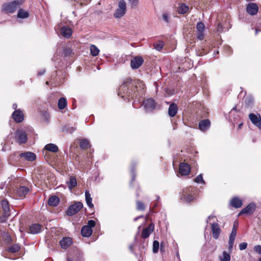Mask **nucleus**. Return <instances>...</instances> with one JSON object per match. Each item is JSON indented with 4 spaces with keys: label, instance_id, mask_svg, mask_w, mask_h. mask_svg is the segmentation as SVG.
<instances>
[{
    "label": "nucleus",
    "instance_id": "f257e3e1",
    "mask_svg": "<svg viewBox=\"0 0 261 261\" xmlns=\"http://www.w3.org/2000/svg\"><path fill=\"white\" fill-rule=\"evenodd\" d=\"M138 86L130 79H126L120 86L118 95L123 98H127L128 100L137 96Z\"/></svg>",
    "mask_w": 261,
    "mask_h": 261
},
{
    "label": "nucleus",
    "instance_id": "f03ea898",
    "mask_svg": "<svg viewBox=\"0 0 261 261\" xmlns=\"http://www.w3.org/2000/svg\"><path fill=\"white\" fill-rule=\"evenodd\" d=\"M196 189L195 188L190 186L184 188L180 193V199L185 203H191L196 199Z\"/></svg>",
    "mask_w": 261,
    "mask_h": 261
},
{
    "label": "nucleus",
    "instance_id": "7ed1b4c3",
    "mask_svg": "<svg viewBox=\"0 0 261 261\" xmlns=\"http://www.w3.org/2000/svg\"><path fill=\"white\" fill-rule=\"evenodd\" d=\"M126 11V3L124 0H120L118 3V8L114 13V16L116 18H120L125 14Z\"/></svg>",
    "mask_w": 261,
    "mask_h": 261
},
{
    "label": "nucleus",
    "instance_id": "20e7f679",
    "mask_svg": "<svg viewBox=\"0 0 261 261\" xmlns=\"http://www.w3.org/2000/svg\"><path fill=\"white\" fill-rule=\"evenodd\" d=\"M83 207V204L81 202H75L68 208L66 214L69 216H72L77 213Z\"/></svg>",
    "mask_w": 261,
    "mask_h": 261
},
{
    "label": "nucleus",
    "instance_id": "39448f33",
    "mask_svg": "<svg viewBox=\"0 0 261 261\" xmlns=\"http://www.w3.org/2000/svg\"><path fill=\"white\" fill-rule=\"evenodd\" d=\"M15 138L20 144L25 143L28 141V135L22 129H17L16 130Z\"/></svg>",
    "mask_w": 261,
    "mask_h": 261
},
{
    "label": "nucleus",
    "instance_id": "423d86ee",
    "mask_svg": "<svg viewBox=\"0 0 261 261\" xmlns=\"http://www.w3.org/2000/svg\"><path fill=\"white\" fill-rule=\"evenodd\" d=\"M1 205L3 210V214L1 219L2 221H4L7 219L10 215V206L8 201L5 199L2 201Z\"/></svg>",
    "mask_w": 261,
    "mask_h": 261
},
{
    "label": "nucleus",
    "instance_id": "0eeeda50",
    "mask_svg": "<svg viewBox=\"0 0 261 261\" xmlns=\"http://www.w3.org/2000/svg\"><path fill=\"white\" fill-rule=\"evenodd\" d=\"M143 105L145 110L147 113L152 112L156 107V103L152 98H148L144 100Z\"/></svg>",
    "mask_w": 261,
    "mask_h": 261
},
{
    "label": "nucleus",
    "instance_id": "6e6552de",
    "mask_svg": "<svg viewBox=\"0 0 261 261\" xmlns=\"http://www.w3.org/2000/svg\"><path fill=\"white\" fill-rule=\"evenodd\" d=\"M83 253L77 250L70 252L67 257L66 261H83Z\"/></svg>",
    "mask_w": 261,
    "mask_h": 261
},
{
    "label": "nucleus",
    "instance_id": "1a4fd4ad",
    "mask_svg": "<svg viewBox=\"0 0 261 261\" xmlns=\"http://www.w3.org/2000/svg\"><path fill=\"white\" fill-rule=\"evenodd\" d=\"M249 118L254 125L257 127L259 129H261V117L259 114L250 113L249 115Z\"/></svg>",
    "mask_w": 261,
    "mask_h": 261
},
{
    "label": "nucleus",
    "instance_id": "9d476101",
    "mask_svg": "<svg viewBox=\"0 0 261 261\" xmlns=\"http://www.w3.org/2000/svg\"><path fill=\"white\" fill-rule=\"evenodd\" d=\"M144 60L142 57L137 56L132 59L130 61V66L133 69L139 68L143 63Z\"/></svg>",
    "mask_w": 261,
    "mask_h": 261
},
{
    "label": "nucleus",
    "instance_id": "9b49d317",
    "mask_svg": "<svg viewBox=\"0 0 261 261\" xmlns=\"http://www.w3.org/2000/svg\"><path fill=\"white\" fill-rule=\"evenodd\" d=\"M191 171L190 166L186 163H181L179 165V173L182 175H188Z\"/></svg>",
    "mask_w": 261,
    "mask_h": 261
},
{
    "label": "nucleus",
    "instance_id": "f8f14e48",
    "mask_svg": "<svg viewBox=\"0 0 261 261\" xmlns=\"http://www.w3.org/2000/svg\"><path fill=\"white\" fill-rule=\"evenodd\" d=\"M256 207V204L254 203H250L240 212L239 215L243 214L251 215L255 211Z\"/></svg>",
    "mask_w": 261,
    "mask_h": 261
},
{
    "label": "nucleus",
    "instance_id": "ddd939ff",
    "mask_svg": "<svg viewBox=\"0 0 261 261\" xmlns=\"http://www.w3.org/2000/svg\"><path fill=\"white\" fill-rule=\"evenodd\" d=\"M154 228V224L151 223L147 227L144 228L141 233V237L143 239L147 238L151 233L153 231Z\"/></svg>",
    "mask_w": 261,
    "mask_h": 261
},
{
    "label": "nucleus",
    "instance_id": "4468645a",
    "mask_svg": "<svg viewBox=\"0 0 261 261\" xmlns=\"http://www.w3.org/2000/svg\"><path fill=\"white\" fill-rule=\"evenodd\" d=\"M211 224L213 237L215 239H217L221 233V229L219 225L217 223H213Z\"/></svg>",
    "mask_w": 261,
    "mask_h": 261
},
{
    "label": "nucleus",
    "instance_id": "2eb2a0df",
    "mask_svg": "<svg viewBox=\"0 0 261 261\" xmlns=\"http://www.w3.org/2000/svg\"><path fill=\"white\" fill-rule=\"evenodd\" d=\"M258 10V7L255 3H249L246 7V11L248 13L251 15L256 14Z\"/></svg>",
    "mask_w": 261,
    "mask_h": 261
},
{
    "label": "nucleus",
    "instance_id": "dca6fc26",
    "mask_svg": "<svg viewBox=\"0 0 261 261\" xmlns=\"http://www.w3.org/2000/svg\"><path fill=\"white\" fill-rule=\"evenodd\" d=\"M3 10L7 13H13L16 10L15 4L12 2L4 4L3 5Z\"/></svg>",
    "mask_w": 261,
    "mask_h": 261
},
{
    "label": "nucleus",
    "instance_id": "f3484780",
    "mask_svg": "<svg viewBox=\"0 0 261 261\" xmlns=\"http://www.w3.org/2000/svg\"><path fill=\"white\" fill-rule=\"evenodd\" d=\"M210 125L211 122L208 119L200 121L198 124L199 129L202 132L207 130L210 128Z\"/></svg>",
    "mask_w": 261,
    "mask_h": 261
},
{
    "label": "nucleus",
    "instance_id": "a211bd4d",
    "mask_svg": "<svg viewBox=\"0 0 261 261\" xmlns=\"http://www.w3.org/2000/svg\"><path fill=\"white\" fill-rule=\"evenodd\" d=\"M12 117L14 121L17 123H20L23 120V114L19 109L15 110L13 113Z\"/></svg>",
    "mask_w": 261,
    "mask_h": 261
},
{
    "label": "nucleus",
    "instance_id": "6ab92c4d",
    "mask_svg": "<svg viewBox=\"0 0 261 261\" xmlns=\"http://www.w3.org/2000/svg\"><path fill=\"white\" fill-rule=\"evenodd\" d=\"M42 226L38 223L31 224L29 227L30 232L32 234H38L41 231Z\"/></svg>",
    "mask_w": 261,
    "mask_h": 261
},
{
    "label": "nucleus",
    "instance_id": "aec40b11",
    "mask_svg": "<svg viewBox=\"0 0 261 261\" xmlns=\"http://www.w3.org/2000/svg\"><path fill=\"white\" fill-rule=\"evenodd\" d=\"M19 155L20 158H24L29 161H33L36 158L35 154L31 152H22L19 153Z\"/></svg>",
    "mask_w": 261,
    "mask_h": 261
},
{
    "label": "nucleus",
    "instance_id": "412c9836",
    "mask_svg": "<svg viewBox=\"0 0 261 261\" xmlns=\"http://www.w3.org/2000/svg\"><path fill=\"white\" fill-rule=\"evenodd\" d=\"M61 35L66 38H69L72 35V31L68 27H63L60 30Z\"/></svg>",
    "mask_w": 261,
    "mask_h": 261
},
{
    "label": "nucleus",
    "instance_id": "4be33fe9",
    "mask_svg": "<svg viewBox=\"0 0 261 261\" xmlns=\"http://www.w3.org/2000/svg\"><path fill=\"white\" fill-rule=\"evenodd\" d=\"M29 189L25 186H20L16 190V194L19 197H23L29 192Z\"/></svg>",
    "mask_w": 261,
    "mask_h": 261
},
{
    "label": "nucleus",
    "instance_id": "5701e85b",
    "mask_svg": "<svg viewBox=\"0 0 261 261\" xmlns=\"http://www.w3.org/2000/svg\"><path fill=\"white\" fill-rule=\"evenodd\" d=\"M178 108L175 103H172L168 109V114L171 117H174L177 113Z\"/></svg>",
    "mask_w": 261,
    "mask_h": 261
},
{
    "label": "nucleus",
    "instance_id": "b1692460",
    "mask_svg": "<svg viewBox=\"0 0 261 261\" xmlns=\"http://www.w3.org/2000/svg\"><path fill=\"white\" fill-rule=\"evenodd\" d=\"M72 243V240L70 238H63L60 241V244L63 249L67 248Z\"/></svg>",
    "mask_w": 261,
    "mask_h": 261
},
{
    "label": "nucleus",
    "instance_id": "393cba45",
    "mask_svg": "<svg viewBox=\"0 0 261 261\" xmlns=\"http://www.w3.org/2000/svg\"><path fill=\"white\" fill-rule=\"evenodd\" d=\"M92 229L86 225L83 226L81 229V234L84 237H89L92 233Z\"/></svg>",
    "mask_w": 261,
    "mask_h": 261
},
{
    "label": "nucleus",
    "instance_id": "a878e982",
    "mask_svg": "<svg viewBox=\"0 0 261 261\" xmlns=\"http://www.w3.org/2000/svg\"><path fill=\"white\" fill-rule=\"evenodd\" d=\"M230 204L233 207L237 208L241 207L243 203L241 199L238 197H233L230 201Z\"/></svg>",
    "mask_w": 261,
    "mask_h": 261
},
{
    "label": "nucleus",
    "instance_id": "bb28decb",
    "mask_svg": "<svg viewBox=\"0 0 261 261\" xmlns=\"http://www.w3.org/2000/svg\"><path fill=\"white\" fill-rule=\"evenodd\" d=\"M189 7L185 4L181 3L177 8V12L179 14H185L189 11Z\"/></svg>",
    "mask_w": 261,
    "mask_h": 261
},
{
    "label": "nucleus",
    "instance_id": "cd10ccee",
    "mask_svg": "<svg viewBox=\"0 0 261 261\" xmlns=\"http://www.w3.org/2000/svg\"><path fill=\"white\" fill-rule=\"evenodd\" d=\"M59 202V199L56 196H51L48 200V204L50 206H56Z\"/></svg>",
    "mask_w": 261,
    "mask_h": 261
},
{
    "label": "nucleus",
    "instance_id": "c85d7f7f",
    "mask_svg": "<svg viewBox=\"0 0 261 261\" xmlns=\"http://www.w3.org/2000/svg\"><path fill=\"white\" fill-rule=\"evenodd\" d=\"M44 148L46 150L54 153H56L59 151L58 147L53 143L46 144Z\"/></svg>",
    "mask_w": 261,
    "mask_h": 261
},
{
    "label": "nucleus",
    "instance_id": "c756f323",
    "mask_svg": "<svg viewBox=\"0 0 261 261\" xmlns=\"http://www.w3.org/2000/svg\"><path fill=\"white\" fill-rule=\"evenodd\" d=\"M85 199L86 201V203L87 205L90 208H92L94 206L93 204L92 203V198L91 196V194L89 191L86 190L85 191Z\"/></svg>",
    "mask_w": 261,
    "mask_h": 261
},
{
    "label": "nucleus",
    "instance_id": "7c9ffc66",
    "mask_svg": "<svg viewBox=\"0 0 261 261\" xmlns=\"http://www.w3.org/2000/svg\"><path fill=\"white\" fill-rule=\"evenodd\" d=\"M67 184L68 187L70 190L74 188L77 185L76 178L73 176H70L69 181L67 182Z\"/></svg>",
    "mask_w": 261,
    "mask_h": 261
},
{
    "label": "nucleus",
    "instance_id": "2f4dec72",
    "mask_svg": "<svg viewBox=\"0 0 261 261\" xmlns=\"http://www.w3.org/2000/svg\"><path fill=\"white\" fill-rule=\"evenodd\" d=\"M80 147L83 149H87L90 147L89 142L88 139H83L80 141Z\"/></svg>",
    "mask_w": 261,
    "mask_h": 261
},
{
    "label": "nucleus",
    "instance_id": "473e14b6",
    "mask_svg": "<svg viewBox=\"0 0 261 261\" xmlns=\"http://www.w3.org/2000/svg\"><path fill=\"white\" fill-rule=\"evenodd\" d=\"M236 236L235 234H232L230 233L229 238V242H228V251L230 253L233 248V243L235 240Z\"/></svg>",
    "mask_w": 261,
    "mask_h": 261
},
{
    "label": "nucleus",
    "instance_id": "72a5a7b5",
    "mask_svg": "<svg viewBox=\"0 0 261 261\" xmlns=\"http://www.w3.org/2000/svg\"><path fill=\"white\" fill-rule=\"evenodd\" d=\"M236 236L235 234H232L230 233L229 238V242H228V251L230 253L233 248V243L235 240Z\"/></svg>",
    "mask_w": 261,
    "mask_h": 261
},
{
    "label": "nucleus",
    "instance_id": "f704fd0d",
    "mask_svg": "<svg viewBox=\"0 0 261 261\" xmlns=\"http://www.w3.org/2000/svg\"><path fill=\"white\" fill-rule=\"evenodd\" d=\"M58 108L60 110L64 109L67 106V101L65 98L61 97L58 101Z\"/></svg>",
    "mask_w": 261,
    "mask_h": 261
},
{
    "label": "nucleus",
    "instance_id": "c9c22d12",
    "mask_svg": "<svg viewBox=\"0 0 261 261\" xmlns=\"http://www.w3.org/2000/svg\"><path fill=\"white\" fill-rule=\"evenodd\" d=\"M76 130L75 127L70 126L69 125H66L63 126L62 128V132L66 133L71 134Z\"/></svg>",
    "mask_w": 261,
    "mask_h": 261
},
{
    "label": "nucleus",
    "instance_id": "e433bc0d",
    "mask_svg": "<svg viewBox=\"0 0 261 261\" xmlns=\"http://www.w3.org/2000/svg\"><path fill=\"white\" fill-rule=\"evenodd\" d=\"M254 102V99L252 97L250 96H247L244 98V102L247 106H251Z\"/></svg>",
    "mask_w": 261,
    "mask_h": 261
},
{
    "label": "nucleus",
    "instance_id": "4c0bfd02",
    "mask_svg": "<svg viewBox=\"0 0 261 261\" xmlns=\"http://www.w3.org/2000/svg\"><path fill=\"white\" fill-rule=\"evenodd\" d=\"M29 16V13L22 9H20L17 13V17L20 18H26L28 17Z\"/></svg>",
    "mask_w": 261,
    "mask_h": 261
},
{
    "label": "nucleus",
    "instance_id": "58836bf2",
    "mask_svg": "<svg viewBox=\"0 0 261 261\" xmlns=\"http://www.w3.org/2000/svg\"><path fill=\"white\" fill-rule=\"evenodd\" d=\"M91 54L93 56H96L98 55L99 50L95 45H91L90 46Z\"/></svg>",
    "mask_w": 261,
    "mask_h": 261
},
{
    "label": "nucleus",
    "instance_id": "ea45409f",
    "mask_svg": "<svg viewBox=\"0 0 261 261\" xmlns=\"http://www.w3.org/2000/svg\"><path fill=\"white\" fill-rule=\"evenodd\" d=\"M220 261H230V255L229 253H227L226 251H223L222 253V256L220 257Z\"/></svg>",
    "mask_w": 261,
    "mask_h": 261
},
{
    "label": "nucleus",
    "instance_id": "a19ab883",
    "mask_svg": "<svg viewBox=\"0 0 261 261\" xmlns=\"http://www.w3.org/2000/svg\"><path fill=\"white\" fill-rule=\"evenodd\" d=\"M164 46V42L162 41H159L157 42L153 43L154 48L157 50H161Z\"/></svg>",
    "mask_w": 261,
    "mask_h": 261
},
{
    "label": "nucleus",
    "instance_id": "79ce46f5",
    "mask_svg": "<svg viewBox=\"0 0 261 261\" xmlns=\"http://www.w3.org/2000/svg\"><path fill=\"white\" fill-rule=\"evenodd\" d=\"M196 29L197 32H204L205 25L203 22H199L196 24Z\"/></svg>",
    "mask_w": 261,
    "mask_h": 261
},
{
    "label": "nucleus",
    "instance_id": "37998d69",
    "mask_svg": "<svg viewBox=\"0 0 261 261\" xmlns=\"http://www.w3.org/2000/svg\"><path fill=\"white\" fill-rule=\"evenodd\" d=\"M20 249V247L17 244H14L12 245L11 247H9L8 249V251L9 252L12 253H15L17 252Z\"/></svg>",
    "mask_w": 261,
    "mask_h": 261
},
{
    "label": "nucleus",
    "instance_id": "c03bdc74",
    "mask_svg": "<svg viewBox=\"0 0 261 261\" xmlns=\"http://www.w3.org/2000/svg\"><path fill=\"white\" fill-rule=\"evenodd\" d=\"M137 209L139 211H144L145 210V205L143 202L140 201H137Z\"/></svg>",
    "mask_w": 261,
    "mask_h": 261
},
{
    "label": "nucleus",
    "instance_id": "a18cd8bd",
    "mask_svg": "<svg viewBox=\"0 0 261 261\" xmlns=\"http://www.w3.org/2000/svg\"><path fill=\"white\" fill-rule=\"evenodd\" d=\"M159 248V242L158 241H154L153 242V252L156 253Z\"/></svg>",
    "mask_w": 261,
    "mask_h": 261
},
{
    "label": "nucleus",
    "instance_id": "49530a36",
    "mask_svg": "<svg viewBox=\"0 0 261 261\" xmlns=\"http://www.w3.org/2000/svg\"><path fill=\"white\" fill-rule=\"evenodd\" d=\"M195 182L197 183H202L205 184V181H204L202 177V175L201 174L198 175L194 179Z\"/></svg>",
    "mask_w": 261,
    "mask_h": 261
},
{
    "label": "nucleus",
    "instance_id": "de8ad7c7",
    "mask_svg": "<svg viewBox=\"0 0 261 261\" xmlns=\"http://www.w3.org/2000/svg\"><path fill=\"white\" fill-rule=\"evenodd\" d=\"M217 30L218 32L220 33L222 32L226 31L227 30L226 29H225L224 27L223 26L222 23L221 22L218 23Z\"/></svg>",
    "mask_w": 261,
    "mask_h": 261
},
{
    "label": "nucleus",
    "instance_id": "09e8293b",
    "mask_svg": "<svg viewBox=\"0 0 261 261\" xmlns=\"http://www.w3.org/2000/svg\"><path fill=\"white\" fill-rule=\"evenodd\" d=\"M247 247V243L246 242H243L239 244V249L240 250H245Z\"/></svg>",
    "mask_w": 261,
    "mask_h": 261
},
{
    "label": "nucleus",
    "instance_id": "8fccbe9b",
    "mask_svg": "<svg viewBox=\"0 0 261 261\" xmlns=\"http://www.w3.org/2000/svg\"><path fill=\"white\" fill-rule=\"evenodd\" d=\"M253 250L256 253L261 255V245H256L254 247Z\"/></svg>",
    "mask_w": 261,
    "mask_h": 261
},
{
    "label": "nucleus",
    "instance_id": "3c124183",
    "mask_svg": "<svg viewBox=\"0 0 261 261\" xmlns=\"http://www.w3.org/2000/svg\"><path fill=\"white\" fill-rule=\"evenodd\" d=\"M139 3L138 0H131L130 5L132 8H136Z\"/></svg>",
    "mask_w": 261,
    "mask_h": 261
},
{
    "label": "nucleus",
    "instance_id": "603ef678",
    "mask_svg": "<svg viewBox=\"0 0 261 261\" xmlns=\"http://www.w3.org/2000/svg\"><path fill=\"white\" fill-rule=\"evenodd\" d=\"M95 225V222L94 220H90L88 222V225L87 226L90 227L92 229V228L94 227Z\"/></svg>",
    "mask_w": 261,
    "mask_h": 261
},
{
    "label": "nucleus",
    "instance_id": "864d4df0",
    "mask_svg": "<svg viewBox=\"0 0 261 261\" xmlns=\"http://www.w3.org/2000/svg\"><path fill=\"white\" fill-rule=\"evenodd\" d=\"M197 38L199 40H202L204 38V32H197Z\"/></svg>",
    "mask_w": 261,
    "mask_h": 261
},
{
    "label": "nucleus",
    "instance_id": "5fc2aeb1",
    "mask_svg": "<svg viewBox=\"0 0 261 261\" xmlns=\"http://www.w3.org/2000/svg\"><path fill=\"white\" fill-rule=\"evenodd\" d=\"M13 2L15 4L16 7L17 8V7L20 5H22L23 3V0H15L13 1Z\"/></svg>",
    "mask_w": 261,
    "mask_h": 261
},
{
    "label": "nucleus",
    "instance_id": "6e6d98bb",
    "mask_svg": "<svg viewBox=\"0 0 261 261\" xmlns=\"http://www.w3.org/2000/svg\"><path fill=\"white\" fill-rule=\"evenodd\" d=\"M169 16L168 14L165 13L163 14V19L166 22H169Z\"/></svg>",
    "mask_w": 261,
    "mask_h": 261
},
{
    "label": "nucleus",
    "instance_id": "4d7b16f0",
    "mask_svg": "<svg viewBox=\"0 0 261 261\" xmlns=\"http://www.w3.org/2000/svg\"><path fill=\"white\" fill-rule=\"evenodd\" d=\"M131 175H132V180L130 181V184H132V183L135 180V177H136V173L135 172L134 169H132V170Z\"/></svg>",
    "mask_w": 261,
    "mask_h": 261
},
{
    "label": "nucleus",
    "instance_id": "13d9d810",
    "mask_svg": "<svg viewBox=\"0 0 261 261\" xmlns=\"http://www.w3.org/2000/svg\"><path fill=\"white\" fill-rule=\"evenodd\" d=\"M225 51L228 55L231 54L232 53V49L230 46H226L225 47Z\"/></svg>",
    "mask_w": 261,
    "mask_h": 261
},
{
    "label": "nucleus",
    "instance_id": "bf43d9fd",
    "mask_svg": "<svg viewBox=\"0 0 261 261\" xmlns=\"http://www.w3.org/2000/svg\"><path fill=\"white\" fill-rule=\"evenodd\" d=\"M43 116L46 121H48L49 117L48 113L46 111L43 112Z\"/></svg>",
    "mask_w": 261,
    "mask_h": 261
},
{
    "label": "nucleus",
    "instance_id": "052dcab7",
    "mask_svg": "<svg viewBox=\"0 0 261 261\" xmlns=\"http://www.w3.org/2000/svg\"><path fill=\"white\" fill-rule=\"evenodd\" d=\"M45 72V70L44 69H42L38 72L37 75H38V76L42 75L43 74H44Z\"/></svg>",
    "mask_w": 261,
    "mask_h": 261
},
{
    "label": "nucleus",
    "instance_id": "680f3d73",
    "mask_svg": "<svg viewBox=\"0 0 261 261\" xmlns=\"http://www.w3.org/2000/svg\"><path fill=\"white\" fill-rule=\"evenodd\" d=\"M237 229L236 227H233L232 229V230H231V234H235L236 236L237 234Z\"/></svg>",
    "mask_w": 261,
    "mask_h": 261
},
{
    "label": "nucleus",
    "instance_id": "e2e57ef3",
    "mask_svg": "<svg viewBox=\"0 0 261 261\" xmlns=\"http://www.w3.org/2000/svg\"><path fill=\"white\" fill-rule=\"evenodd\" d=\"M215 217L213 215H210L208 217L207 219L206 220V223H207L208 222V220H211V219L214 218Z\"/></svg>",
    "mask_w": 261,
    "mask_h": 261
},
{
    "label": "nucleus",
    "instance_id": "0e129e2a",
    "mask_svg": "<svg viewBox=\"0 0 261 261\" xmlns=\"http://www.w3.org/2000/svg\"><path fill=\"white\" fill-rule=\"evenodd\" d=\"M12 108L13 109H15V110H16V108H17V105L16 103H13V106H12Z\"/></svg>",
    "mask_w": 261,
    "mask_h": 261
},
{
    "label": "nucleus",
    "instance_id": "69168bd1",
    "mask_svg": "<svg viewBox=\"0 0 261 261\" xmlns=\"http://www.w3.org/2000/svg\"><path fill=\"white\" fill-rule=\"evenodd\" d=\"M258 31H261V28H260V29H256L255 30V34H256L257 33Z\"/></svg>",
    "mask_w": 261,
    "mask_h": 261
},
{
    "label": "nucleus",
    "instance_id": "338daca9",
    "mask_svg": "<svg viewBox=\"0 0 261 261\" xmlns=\"http://www.w3.org/2000/svg\"><path fill=\"white\" fill-rule=\"evenodd\" d=\"M139 219V217H137L134 219V221H137Z\"/></svg>",
    "mask_w": 261,
    "mask_h": 261
},
{
    "label": "nucleus",
    "instance_id": "774afa93",
    "mask_svg": "<svg viewBox=\"0 0 261 261\" xmlns=\"http://www.w3.org/2000/svg\"><path fill=\"white\" fill-rule=\"evenodd\" d=\"M242 125H243L242 123L240 124L239 125V128H241L242 127Z\"/></svg>",
    "mask_w": 261,
    "mask_h": 261
}]
</instances>
